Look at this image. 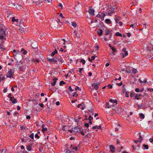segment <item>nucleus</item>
<instances>
[{"instance_id": "1", "label": "nucleus", "mask_w": 153, "mask_h": 153, "mask_svg": "<svg viewBox=\"0 0 153 153\" xmlns=\"http://www.w3.org/2000/svg\"><path fill=\"white\" fill-rule=\"evenodd\" d=\"M6 31L4 27H0V39L3 40L6 39L5 38Z\"/></svg>"}, {"instance_id": "2", "label": "nucleus", "mask_w": 153, "mask_h": 153, "mask_svg": "<svg viewBox=\"0 0 153 153\" xmlns=\"http://www.w3.org/2000/svg\"><path fill=\"white\" fill-rule=\"evenodd\" d=\"M106 15L104 13H98L96 16V17L100 18L101 19L103 20L104 18Z\"/></svg>"}, {"instance_id": "3", "label": "nucleus", "mask_w": 153, "mask_h": 153, "mask_svg": "<svg viewBox=\"0 0 153 153\" xmlns=\"http://www.w3.org/2000/svg\"><path fill=\"white\" fill-rule=\"evenodd\" d=\"M13 73L12 72V70L11 69H10L7 74L6 76L7 77L11 78L13 77Z\"/></svg>"}, {"instance_id": "4", "label": "nucleus", "mask_w": 153, "mask_h": 153, "mask_svg": "<svg viewBox=\"0 0 153 153\" xmlns=\"http://www.w3.org/2000/svg\"><path fill=\"white\" fill-rule=\"evenodd\" d=\"M108 12L107 15L111 16V14L114 13V8L111 7L108 9Z\"/></svg>"}, {"instance_id": "5", "label": "nucleus", "mask_w": 153, "mask_h": 153, "mask_svg": "<svg viewBox=\"0 0 153 153\" xmlns=\"http://www.w3.org/2000/svg\"><path fill=\"white\" fill-rule=\"evenodd\" d=\"M94 10L93 9L92 7H89V10H88V12L92 16H94Z\"/></svg>"}, {"instance_id": "6", "label": "nucleus", "mask_w": 153, "mask_h": 153, "mask_svg": "<svg viewBox=\"0 0 153 153\" xmlns=\"http://www.w3.org/2000/svg\"><path fill=\"white\" fill-rule=\"evenodd\" d=\"M122 51L124 52V53H122L123 57L124 58L125 56L128 55V51H126V49L125 48L123 49Z\"/></svg>"}, {"instance_id": "7", "label": "nucleus", "mask_w": 153, "mask_h": 153, "mask_svg": "<svg viewBox=\"0 0 153 153\" xmlns=\"http://www.w3.org/2000/svg\"><path fill=\"white\" fill-rule=\"evenodd\" d=\"M77 107L79 108H80L82 110H84L85 108V105L83 103L78 105Z\"/></svg>"}, {"instance_id": "8", "label": "nucleus", "mask_w": 153, "mask_h": 153, "mask_svg": "<svg viewBox=\"0 0 153 153\" xmlns=\"http://www.w3.org/2000/svg\"><path fill=\"white\" fill-rule=\"evenodd\" d=\"M74 92H72L71 93H69L70 94V96L71 97H76L78 95V94L76 93V91H74Z\"/></svg>"}, {"instance_id": "9", "label": "nucleus", "mask_w": 153, "mask_h": 153, "mask_svg": "<svg viewBox=\"0 0 153 153\" xmlns=\"http://www.w3.org/2000/svg\"><path fill=\"white\" fill-rule=\"evenodd\" d=\"M78 62H82L83 65H84L85 63V61L83 59H78L76 61V63L78 64Z\"/></svg>"}, {"instance_id": "10", "label": "nucleus", "mask_w": 153, "mask_h": 153, "mask_svg": "<svg viewBox=\"0 0 153 153\" xmlns=\"http://www.w3.org/2000/svg\"><path fill=\"white\" fill-rule=\"evenodd\" d=\"M10 100L14 104L16 103L17 102L16 99L15 98L13 97H10Z\"/></svg>"}, {"instance_id": "11", "label": "nucleus", "mask_w": 153, "mask_h": 153, "mask_svg": "<svg viewBox=\"0 0 153 153\" xmlns=\"http://www.w3.org/2000/svg\"><path fill=\"white\" fill-rule=\"evenodd\" d=\"M12 22H13V24L14 22H16V23L15 24V25H17L19 22V20L18 19H15L14 17H13L12 19Z\"/></svg>"}, {"instance_id": "12", "label": "nucleus", "mask_w": 153, "mask_h": 153, "mask_svg": "<svg viewBox=\"0 0 153 153\" xmlns=\"http://www.w3.org/2000/svg\"><path fill=\"white\" fill-rule=\"evenodd\" d=\"M92 128L94 129H96V131H97L98 129L101 130V127L100 125L99 126H96L93 127Z\"/></svg>"}, {"instance_id": "13", "label": "nucleus", "mask_w": 153, "mask_h": 153, "mask_svg": "<svg viewBox=\"0 0 153 153\" xmlns=\"http://www.w3.org/2000/svg\"><path fill=\"white\" fill-rule=\"evenodd\" d=\"M110 151L112 152L113 153L114 152V149H115V147L112 145H111L109 146Z\"/></svg>"}, {"instance_id": "14", "label": "nucleus", "mask_w": 153, "mask_h": 153, "mask_svg": "<svg viewBox=\"0 0 153 153\" xmlns=\"http://www.w3.org/2000/svg\"><path fill=\"white\" fill-rule=\"evenodd\" d=\"M48 61L52 63L53 64H54L57 62V61L55 60V59H48Z\"/></svg>"}, {"instance_id": "15", "label": "nucleus", "mask_w": 153, "mask_h": 153, "mask_svg": "<svg viewBox=\"0 0 153 153\" xmlns=\"http://www.w3.org/2000/svg\"><path fill=\"white\" fill-rule=\"evenodd\" d=\"M97 57V56L96 55H94L91 56V59H90V58H89L88 60L89 62H92L93 60H94L95 59V58Z\"/></svg>"}, {"instance_id": "16", "label": "nucleus", "mask_w": 153, "mask_h": 153, "mask_svg": "<svg viewBox=\"0 0 153 153\" xmlns=\"http://www.w3.org/2000/svg\"><path fill=\"white\" fill-rule=\"evenodd\" d=\"M20 32L22 33H25V29L23 27H22L21 26H20Z\"/></svg>"}, {"instance_id": "17", "label": "nucleus", "mask_w": 153, "mask_h": 153, "mask_svg": "<svg viewBox=\"0 0 153 153\" xmlns=\"http://www.w3.org/2000/svg\"><path fill=\"white\" fill-rule=\"evenodd\" d=\"M141 96V95L140 94H135L134 97L136 99L139 100L140 99Z\"/></svg>"}, {"instance_id": "18", "label": "nucleus", "mask_w": 153, "mask_h": 153, "mask_svg": "<svg viewBox=\"0 0 153 153\" xmlns=\"http://www.w3.org/2000/svg\"><path fill=\"white\" fill-rule=\"evenodd\" d=\"M109 101L112 103H116V104L117 103V101L116 100L110 99L109 100Z\"/></svg>"}, {"instance_id": "19", "label": "nucleus", "mask_w": 153, "mask_h": 153, "mask_svg": "<svg viewBox=\"0 0 153 153\" xmlns=\"http://www.w3.org/2000/svg\"><path fill=\"white\" fill-rule=\"evenodd\" d=\"M97 33L99 36H101L102 35V31L101 29H99L97 30Z\"/></svg>"}, {"instance_id": "20", "label": "nucleus", "mask_w": 153, "mask_h": 153, "mask_svg": "<svg viewBox=\"0 0 153 153\" xmlns=\"http://www.w3.org/2000/svg\"><path fill=\"white\" fill-rule=\"evenodd\" d=\"M18 52H19L18 50L17 51L15 49L13 50V53L14 56H16V55L17 54H19L18 53Z\"/></svg>"}, {"instance_id": "21", "label": "nucleus", "mask_w": 153, "mask_h": 153, "mask_svg": "<svg viewBox=\"0 0 153 153\" xmlns=\"http://www.w3.org/2000/svg\"><path fill=\"white\" fill-rule=\"evenodd\" d=\"M105 22L108 24H111V22L110 19H107L105 20Z\"/></svg>"}, {"instance_id": "22", "label": "nucleus", "mask_w": 153, "mask_h": 153, "mask_svg": "<svg viewBox=\"0 0 153 153\" xmlns=\"http://www.w3.org/2000/svg\"><path fill=\"white\" fill-rule=\"evenodd\" d=\"M70 147L71 149H74L75 151H76L78 150L77 147L76 146H74L73 145H71Z\"/></svg>"}, {"instance_id": "23", "label": "nucleus", "mask_w": 153, "mask_h": 153, "mask_svg": "<svg viewBox=\"0 0 153 153\" xmlns=\"http://www.w3.org/2000/svg\"><path fill=\"white\" fill-rule=\"evenodd\" d=\"M44 125L43 124L42 126V131L44 132L45 131H46L47 130V128H45L44 127Z\"/></svg>"}, {"instance_id": "24", "label": "nucleus", "mask_w": 153, "mask_h": 153, "mask_svg": "<svg viewBox=\"0 0 153 153\" xmlns=\"http://www.w3.org/2000/svg\"><path fill=\"white\" fill-rule=\"evenodd\" d=\"M21 51L22 52H23V53L24 55H25L27 53V51L24 48L22 49Z\"/></svg>"}, {"instance_id": "25", "label": "nucleus", "mask_w": 153, "mask_h": 153, "mask_svg": "<svg viewBox=\"0 0 153 153\" xmlns=\"http://www.w3.org/2000/svg\"><path fill=\"white\" fill-rule=\"evenodd\" d=\"M57 53V51L55 49L54 52H52L51 54V56H53L55 54Z\"/></svg>"}, {"instance_id": "26", "label": "nucleus", "mask_w": 153, "mask_h": 153, "mask_svg": "<svg viewBox=\"0 0 153 153\" xmlns=\"http://www.w3.org/2000/svg\"><path fill=\"white\" fill-rule=\"evenodd\" d=\"M58 50L60 52H65L67 50H64L62 48H58Z\"/></svg>"}, {"instance_id": "27", "label": "nucleus", "mask_w": 153, "mask_h": 153, "mask_svg": "<svg viewBox=\"0 0 153 153\" xmlns=\"http://www.w3.org/2000/svg\"><path fill=\"white\" fill-rule=\"evenodd\" d=\"M105 105H106V107L108 108H111V106H113V105H110L108 102H106L105 103Z\"/></svg>"}, {"instance_id": "28", "label": "nucleus", "mask_w": 153, "mask_h": 153, "mask_svg": "<svg viewBox=\"0 0 153 153\" xmlns=\"http://www.w3.org/2000/svg\"><path fill=\"white\" fill-rule=\"evenodd\" d=\"M13 115L15 117H17L19 116V113L18 112L16 111L15 112L13 113Z\"/></svg>"}, {"instance_id": "29", "label": "nucleus", "mask_w": 153, "mask_h": 153, "mask_svg": "<svg viewBox=\"0 0 153 153\" xmlns=\"http://www.w3.org/2000/svg\"><path fill=\"white\" fill-rule=\"evenodd\" d=\"M139 117L141 119H143L145 117L144 115L142 113L139 114Z\"/></svg>"}, {"instance_id": "30", "label": "nucleus", "mask_w": 153, "mask_h": 153, "mask_svg": "<svg viewBox=\"0 0 153 153\" xmlns=\"http://www.w3.org/2000/svg\"><path fill=\"white\" fill-rule=\"evenodd\" d=\"M111 49L113 51V52L112 53L113 55H115L114 52H115L116 51L115 48L112 47H111Z\"/></svg>"}, {"instance_id": "31", "label": "nucleus", "mask_w": 153, "mask_h": 153, "mask_svg": "<svg viewBox=\"0 0 153 153\" xmlns=\"http://www.w3.org/2000/svg\"><path fill=\"white\" fill-rule=\"evenodd\" d=\"M71 25L72 26L75 27L77 25V24L75 22H71Z\"/></svg>"}, {"instance_id": "32", "label": "nucleus", "mask_w": 153, "mask_h": 153, "mask_svg": "<svg viewBox=\"0 0 153 153\" xmlns=\"http://www.w3.org/2000/svg\"><path fill=\"white\" fill-rule=\"evenodd\" d=\"M68 89L70 91V92L69 93H71L72 92L74 91V90L72 89L71 88V87L70 86H69V87H68Z\"/></svg>"}, {"instance_id": "33", "label": "nucleus", "mask_w": 153, "mask_h": 153, "mask_svg": "<svg viewBox=\"0 0 153 153\" xmlns=\"http://www.w3.org/2000/svg\"><path fill=\"white\" fill-rule=\"evenodd\" d=\"M139 81L141 83H146L147 82V80L146 79H144L143 81H142L140 79H139Z\"/></svg>"}, {"instance_id": "34", "label": "nucleus", "mask_w": 153, "mask_h": 153, "mask_svg": "<svg viewBox=\"0 0 153 153\" xmlns=\"http://www.w3.org/2000/svg\"><path fill=\"white\" fill-rule=\"evenodd\" d=\"M20 128L23 131H24V130H25L26 129V127L25 125L23 126H20Z\"/></svg>"}, {"instance_id": "35", "label": "nucleus", "mask_w": 153, "mask_h": 153, "mask_svg": "<svg viewBox=\"0 0 153 153\" xmlns=\"http://www.w3.org/2000/svg\"><path fill=\"white\" fill-rule=\"evenodd\" d=\"M93 85L94 86V88H95V89L97 90V89H98V85H99V84H97V83H94Z\"/></svg>"}, {"instance_id": "36", "label": "nucleus", "mask_w": 153, "mask_h": 153, "mask_svg": "<svg viewBox=\"0 0 153 153\" xmlns=\"http://www.w3.org/2000/svg\"><path fill=\"white\" fill-rule=\"evenodd\" d=\"M32 148L31 146L30 145H28L27 147V149L28 151H31V150Z\"/></svg>"}, {"instance_id": "37", "label": "nucleus", "mask_w": 153, "mask_h": 153, "mask_svg": "<svg viewBox=\"0 0 153 153\" xmlns=\"http://www.w3.org/2000/svg\"><path fill=\"white\" fill-rule=\"evenodd\" d=\"M75 129H77V128H72V130H68V131L70 132L71 133H72V132H74V133H75V132L74 131V130Z\"/></svg>"}, {"instance_id": "38", "label": "nucleus", "mask_w": 153, "mask_h": 153, "mask_svg": "<svg viewBox=\"0 0 153 153\" xmlns=\"http://www.w3.org/2000/svg\"><path fill=\"white\" fill-rule=\"evenodd\" d=\"M115 35L117 36H120V37L122 36V34L121 33H120L119 32H117L115 33Z\"/></svg>"}, {"instance_id": "39", "label": "nucleus", "mask_w": 153, "mask_h": 153, "mask_svg": "<svg viewBox=\"0 0 153 153\" xmlns=\"http://www.w3.org/2000/svg\"><path fill=\"white\" fill-rule=\"evenodd\" d=\"M74 33L75 35L76 36V37H77V38H79V35H78L77 34V33L76 32V30H74Z\"/></svg>"}, {"instance_id": "40", "label": "nucleus", "mask_w": 153, "mask_h": 153, "mask_svg": "<svg viewBox=\"0 0 153 153\" xmlns=\"http://www.w3.org/2000/svg\"><path fill=\"white\" fill-rule=\"evenodd\" d=\"M0 48H1L2 51L4 50H5V48H4L3 45L2 44H0Z\"/></svg>"}, {"instance_id": "41", "label": "nucleus", "mask_w": 153, "mask_h": 153, "mask_svg": "<svg viewBox=\"0 0 153 153\" xmlns=\"http://www.w3.org/2000/svg\"><path fill=\"white\" fill-rule=\"evenodd\" d=\"M29 137L31 138L33 140L34 139V134L33 133L31 134H30Z\"/></svg>"}, {"instance_id": "42", "label": "nucleus", "mask_w": 153, "mask_h": 153, "mask_svg": "<svg viewBox=\"0 0 153 153\" xmlns=\"http://www.w3.org/2000/svg\"><path fill=\"white\" fill-rule=\"evenodd\" d=\"M132 71L134 73V74H136L137 72V70L134 68H133V69L132 70Z\"/></svg>"}, {"instance_id": "43", "label": "nucleus", "mask_w": 153, "mask_h": 153, "mask_svg": "<svg viewBox=\"0 0 153 153\" xmlns=\"http://www.w3.org/2000/svg\"><path fill=\"white\" fill-rule=\"evenodd\" d=\"M143 146L144 148H145V149H148L149 148V146L147 145L144 144Z\"/></svg>"}, {"instance_id": "44", "label": "nucleus", "mask_w": 153, "mask_h": 153, "mask_svg": "<svg viewBox=\"0 0 153 153\" xmlns=\"http://www.w3.org/2000/svg\"><path fill=\"white\" fill-rule=\"evenodd\" d=\"M129 93V92H128V91L126 92L125 94V96L126 97H128Z\"/></svg>"}, {"instance_id": "45", "label": "nucleus", "mask_w": 153, "mask_h": 153, "mask_svg": "<svg viewBox=\"0 0 153 153\" xmlns=\"http://www.w3.org/2000/svg\"><path fill=\"white\" fill-rule=\"evenodd\" d=\"M65 84V82L63 81H61L59 82V85L61 86L62 85L64 84Z\"/></svg>"}, {"instance_id": "46", "label": "nucleus", "mask_w": 153, "mask_h": 153, "mask_svg": "<svg viewBox=\"0 0 153 153\" xmlns=\"http://www.w3.org/2000/svg\"><path fill=\"white\" fill-rule=\"evenodd\" d=\"M7 150L6 149H2V150H1V152L2 153L3 152H4V153H5V152H6V153H7Z\"/></svg>"}, {"instance_id": "47", "label": "nucleus", "mask_w": 153, "mask_h": 153, "mask_svg": "<svg viewBox=\"0 0 153 153\" xmlns=\"http://www.w3.org/2000/svg\"><path fill=\"white\" fill-rule=\"evenodd\" d=\"M53 79V82H55V83H56L57 81L58 80V79L56 78L55 77V78H54Z\"/></svg>"}, {"instance_id": "48", "label": "nucleus", "mask_w": 153, "mask_h": 153, "mask_svg": "<svg viewBox=\"0 0 153 153\" xmlns=\"http://www.w3.org/2000/svg\"><path fill=\"white\" fill-rule=\"evenodd\" d=\"M75 90H74V91H76L77 90H80L78 86H76L75 88Z\"/></svg>"}, {"instance_id": "49", "label": "nucleus", "mask_w": 153, "mask_h": 153, "mask_svg": "<svg viewBox=\"0 0 153 153\" xmlns=\"http://www.w3.org/2000/svg\"><path fill=\"white\" fill-rule=\"evenodd\" d=\"M115 20L116 22L118 23L119 22V17H116Z\"/></svg>"}, {"instance_id": "50", "label": "nucleus", "mask_w": 153, "mask_h": 153, "mask_svg": "<svg viewBox=\"0 0 153 153\" xmlns=\"http://www.w3.org/2000/svg\"><path fill=\"white\" fill-rule=\"evenodd\" d=\"M58 6H59V7H61V9H63V6H62V5L61 3H59V5Z\"/></svg>"}, {"instance_id": "51", "label": "nucleus", "mask_w": 153, "mask_h": 153, "mask_svg": "<svg viewBox=\"0 0 153 153\" xmlns=\"http://www.w3.org/2000/svg\"><path fill=\"white\" fill-rule=\"evenodd\" d=\"M83 68H79V72L81 73V74L82 73V71H83Z\"/></svg>"}, {"instance_id": "52", "label": "nucleus", "mask_w": 153, "mask_h": 153, "mask_svg": "<svg viewBox=\"0 0 153 153\" xmlns=\"http://www.w3.org/2000/svg\"><path fill=\"white\" fill-rule=\"evenodd\" d=\"M148 90L150 91V92H153V89L152 88H148L147 89Z\"/></svg>"}, {"instance_id": "53", "label": "nucleus", "mask_w": 153, "mask_h": 153, "mask_svg": "<svg viewBox=\"0 0 153 153\" xmlns=\"http://www.w3.org/2000/svg\"><path fill=\"white\" fill-rule=\"evenodd\" d=\"M33 61L34 62H36V63H39V60H38V59H33Z\"/></svg>"}, {"instance_id": "54", "label": "nucleus", "mask_w": 153, "mask_h": 153, "mask_svg": "<svg viewBox=\"0 0 153 153\" xmlns=\"http://www.w3.org/2000/svg\"><path fill=\"white\" fill-rule=\"evenodd\" d=\"M106 32V34H108L110 32V30L108 29H107V30L105 31Z\"/></svg>"}, {"instance_id": "55", "label": "nucleus", "mask_w": 153, "mask_h": 153, "mask_svg": "<svg viewBox=\"0 0 153 153\" xmlns=\"http://www.w3.org/2000/svg\"><path fill=\"white\" fill-rule=\"evenodd\" d=\"M7 88H4L3 90V92L4 93H6L7 92Z\"/></svg>"}, {"instance_id": "56", "label": "nucleus", "mask_w": 153, "mask_h": 153, "mask_svg": "<svg viewBox=\"0 0 153 153\" xmlns=\"http://www.w3.org/2000/svg\"><path fill=\"white\" fill-rule=\"evenodd\" d=\"M135 91L137 92H140V90L138 88H136L135 89Z\"/></svg>"}, {"instance_id": "57", "label": "nucleus", "mask_w": 153, "mask_h": 153, "mask_svg": "<svg viewBox=\"0 0 153 153\" xmlns=\"http://www.w3.org/2000/svg\"><path fill=\"white\" fill-rule=\"evenodd\" d=\"M107 86L109 88H111L112 87V85L110 84L108 85Z\"/></svg>"}, {"instance_id": "58", "label": "nucleus", "mask_w": 153, "mask_h": 153, "mask_svg": "<svg viewBox=\"0 0 153 153\" xmlns=\"http://www.w3.org/2000/svg\"><path fill=\"white\" fill-rule=\"evenodd\" d=\"M35 137L36 138H37V139H39V137L37 134H36L35 135Z\"/></svg>"}, {"instance_id": "59", "label": "nucleus", "mask_w": 153, "mask_h": 153, "mask_svg": "<svg viewBox=\"0 0 153 153\" xmlns=\"http://www.w3.org/2000/svg\"><path fill=\"white\" fill-rule=\"evenodd\" d=\"M93 119V118L91 116H89L88 118V120L89 121H91Z\"/></svg>"}, {"instance_id": "60", "label": "nucleus", "mask_w": 153, "mask_h": 153, "mask_svg": "<svg viewBox=\"0 0 153 153\" xmlns=\"http://www.w3.org/2000/svg\"><path fill=\"white\" fill-rule=\"evenodd\" d=\"M84 126L85 127H86L87 128L89 127V124L88 123H85L84 124Z\"/></svg>"}, {"instance_id": "61", "label": "nucleus", "mask_w": 153, "mask_h": 153, "mask_svg": "<svg viewBox=\"0 0 153 153\" xmlns=\"http://www.w3.org/2000/svg\"><path fill=\"white\" fill-rule=\"evenodd\" d=\"M26 118L27 119L29 120L30 119V117L29 115H27L26 116Z\"/></svg>"}, {"instance_id": "62", "label": "nucleus", "mask_w": 153, "mask_h": 153, "mask_svg": "<svg viewBox=\"0 0 153 153\" xmlns=\"http://www.w3.org/2000/svg\"><path fill=\"white\" fill-rule=\"evenodd\" d=\"M135 94H134L133 93H131L130 94V97H133V96H134V95H135Z\"/></svg>"}, {"instance_id": "63", "label": "nucleus", "mask_w": 153, "mask_h": 153, "mask_svg": "<svg viewBox=\"0 0 153 153\" xmlns=\"http://www.w3.org/2000/svg\"><path fill=\"white\" fill-rule=\"evenodd\" d=\"M56 104L57 105H60V102L59 101H57L56 102Z\"/></svg>"}, {"instance_id": "64", "label": "nucleus", "mask_w": 153, "mask_h": 153, "mask_svg": "<svg viewBox=\"0 0 153 153\" xmlns=\"http://www.w3.org/2000/svg\"><path fill=\"white\" fill-rule=\"evenodd\" d=\"M56 83L55 82H53L51 83V85L52 86H53L56 85Z\"/></svg>"}]
</instances>
